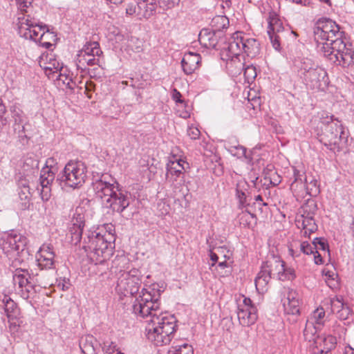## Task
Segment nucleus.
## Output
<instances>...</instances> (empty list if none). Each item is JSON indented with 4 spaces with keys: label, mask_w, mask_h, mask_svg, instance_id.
I'll use <instances>...</instances> for the list:
<instances>
[{
    "label": "nucleus",
    "mask_w": 354,
    "mask_h": 354,
    "mask_svg": "<svg viewBox=\"0 0 354 354\" xmlns=\"http://www.w3.org/2000/svg\"><path fill=\"white\" fill-rule=\"evenodd\" d=\"M115 240L114 234L92 232L84 238L83 248L95 264L102 263L112 255Z\"/></svg>",
    "instance_id": "nucleus-3"
},
{
    "label": "nucleus",
    "mask_w": 354,
    "mask_h": 354,
    "mask_svg": "<svg viewBox=\"0 0 354 354\" xmlns=\"http://www.w3.org/2000/svg\"><path fill=\"white\" fill-rule=\"evenodd\" d=\"M282 274L283 277L281 281L285 280H293L296 277L295 271L292 268H286L284 266V271H283Z\"/></svg>",
    "instance_id": "nucleus-48"
},
{
    "label": "nucleus",
    "mask_w": 354,
    "mask_h": 354,
    "mask_svg": "<svg viewBox=\"0 0 354 354\" xmlns=\"http://www.w3.org/2000/svg\"><path fill=\"white\" fill-rule=\"evenodd\" d=\"M243 40V37L240 35L239 32H235L233 35V40L229 43L227 50L232 55H238L243 50L242 43L240 40Z\"/></svg>",
    "instance_id": "nucleus-32"
},
{
    "label": "nucleus",
    "mask_w": 354,
    "mask_h": 354,
    "mask_svg": "<svg viewBox=\"0 0 354 354\" xmlns=\"http://www.w3.org/2000/svg\"><path fill=\"white\" fill-rule=\"evenodd\" d=\"M168 354H194L192 345L183 343L174 346L169 350Z\"/></svg>",
    "instance_id": "nucleus-37"
},
{
    "label": "nucleus",
    "mask_w": 354,
    "mask_h": 354,
    "mask_svg": "<svg viewBox=\"0 0 354 354\" xmlns=\"http://www.w3.org/2000/svg\"><path fill=\"white\" fill-rule=\"evenodd\" d=\"M211 25L214 28V32H219L223 29L227 28L229 19L225 16L218 15L212 19Z\"/></svg>",
    "instance_id": "nucleus-36"
},
{
    "label": "nucleus",
    "mask_w": 354,
    "mask_h": 354,
    "mask_svg": "<svg viewBox=\"0 0 354 354\" xmlns=\"http://www.w3.org/2000/svg\"><path fill=\"white\" fill-rule=\"evenodd\" d=\"M187 135L192 140H196L199 138L201 132L197 127L191 126L187 129Z\"/></svg>",
    "instance_id": "nucleus-53"
},
{
    "label": "nucleus",
    "mask_w": 354,
    "mask_h": 354,
    "mask_svg": "<svg viewBox=\"0 0 354 354\" xmlns=\"http://www.w3.org/2000/svg\"><path fill=\"white\" fill-rule=\"evenodd\" d=\"M19 33L25 39L39 42L41 46L48 48L52 46L49 41H45V37H50L53 39L55 35L50 32L46 25H41L37 19L31 18L30 15L19 17Z\"/></svg>",
    "instance_id": "nucleus-6"
},
{
    "label": "nucleus",
    "mask_w": 354,
    "mask_h": 354,
    "mask_svg": "<svg viewBox=\"0 0 354 354\" xmlns=\"http://www.w3.org/2000/svg\"><path fill=\"white\" fill-rule=\"evenodd\" d=\"M138 3L136 1H132L127 4L126 8V13L129 15H132L135 13H138Z\"/></svg>",
    "instance_id": "nucleus-52"
},
{
    "label": "nucleus",
    "mask_w": 354,
    "mask_h": 354,
    "mask_svg": "<svg viewBox=\"0 0 354 354\" xmlns=\"http://www.w3.org/2000/svg\"><path fill=\"white\" fill-rule=\"evenodd\" d=\"M93 189L97 198L102 199L107 197V199H121L114 190V185L102 179L93 183Z\"/></svg>",
    "instance_id": "nucleus-19"
},
{
    "label": "nucleus",
    "mask_w": 354,
    "mask_h": 354,
    "mask_svg": "<svg viewBox=\"0 0 354 354\" xmlns=\"http://www.w3.org/2000/svg\"><path fill=\"white\" fill-rule=\"evenodd\" d=\"M201 56L194 53H185L181 61V65L184 73L190 75L198 67Z\"/></svg>",
    "instance_id": "nucleus-22"
},
{
    "label": "nucleus",
    "mask_w": 354,
    "mask_h": 354,
    "mask_svg": "<svg viewBox=\"0 0 354 354\" xmlns=\"http://www.w3.org/2000/svg\"><path fill=\"white\" fill-rule=\"evenodd\" d=\"M33 178H30L26 175H23L19 176L18 179V186L19 188L29 187V183L30 180H32Z\"/></svg>",
    "instance_id": "nucleus-56"
},
{
    "label": "nucleus",
    "mask_w": 354,
    "mask_h": 354,
    "mask_svg": "<svg viewBox=\"0 0 354 354\" xmlns=\"http://www.w3.org/2000/svg\"><path fill=\"white\" fill-rule=\"evenodd\" d=\"M129 205V201H113L110 205L111 208L117 212H123Z\"/></svg>",
    "instance_id": "nucleus-41"
},
{
    "label": "nucleus",
    "mask_w": 354,
    "mask_h": 354,
    "mask_svg": "<svg viewBox=\"0 0 354 354\" xmlns=\"http://www.w3.org/2000/svg\"><path fill=\"white\" fill-rule=\"evenodd\" d=\"M180 0H158V3L162 7L170 8L179 3Z\"/></svg>",
    "instance_id": "nucleus-59"
},
{
    "label": "nucleus",
    "mask_w": 354,
    "mask_h": 354,
    "mask_svg": "<svg viewBox=\"0 0 354 354\" xmlns=\"http://www.w3.org/2000/svg\"><path fill=\"white\" fill-rule=\"evenodd\" d=\"M314 250L315 246L313 247L307 241H303L300 243V250L306 254H313L314 252Z\"/></svg>",
    "instance_id": "nucleus-50"
},
{
    "label": "nucleus",
    "mask_w": 354,
    "mask_h": 354,
    "mask_svg": "<svg viewBox=\"0 0 354 354\" xmlns=\"http://www.w3.org/2000/svg\"><path fill=\"white\" fill-rule=\"evenodd\" d=\"M40 66L44 70L45 74L49 79L54 80L63 68V64L60 63L53 55H48L45 59L40 61Z\"/></svg>",
    "instance_id": "nucleus-18"
},
{
    "label": "nucleus",
    "mask_w": 354,
    "mask_h": 354,
    "mask_svg": "<svg viewBox=\"0 0 354 354\" xmlns=\"http://www.w3.org/2000/svg\"><path fill=\"white\" fill-rule=\"evenodd\" d=\"M181 93L176 89L174 88L171 91V98L173 100H174L176 103H183V100H181Z\"/></svg>",
    "instance_id": "nucleus-62"
},
{
    "label": "nucleus",
    "mask_w": 354,
    "mask_h": 354,
    "mask_svg": "<svg viewBox=\"0 0 354 354\" xmlns=\"http://www.w3.org/2000/svg\"><path fill=\"white\" fill-rule=\"evenodd\" d=\"M138 15L149 18L156 12V3L154 2V0H143L138 2Z\"/></svg>",
    "instance_id": "nucleus-27"
},
{
    "label": "nucleus",
    "mask_w": 354,
    "mask_h": 354,
    "mask_svg": "<svg viewBox=\"0 0 354 354\" xmlns=\"http://www.w3.org/2000/svg\"><path fill=\"white\" fill-rule=\"evenodd\" d=\"M324 345L326 346V350H331L335 348L337 343L336 338L332 335H329L324 339Z\"/></svg>",
    "instance_id": "nucleus-51"
},
{
    "label": "nucleus",
    "mask_w": 354,
    "mask_h": 354,
    "mask_svg": "<svg viewBox=\"0 0 354 354\" xmlns=\"http://www.w3.org/2000/svg\"><path fill=\"white\" fill-rule=\"evenodd\" d=\"M28 122L24 123H19V122H14L13 124V129L16 133H17L18 137L19 138L24 139L25 138H27L26 135L25 134V126L27 124Z\"/></svg>",
    "instance_id": "nucleus-45"
},
{
    "label": "nucleus",
    "mask_w": 354,
    "mask_h": 354,
    "mask_svg": "<svg viewBox=\"0 0 354 354\" xmlns=\"http://www.w3.org/2000/svg\"><path fill=\"white\" fill-rule=\"evenodd\" d=\"M278 27L280 28V24L277 20H272L269 22L268 34L272 44V46L276 50H278L280 46V44L278 40V36L275 35V31L279 32Z\"/></svg>",
    "instance_id": "nucleus-33"
},
{
    "label": "nucleus",
    "mask_w": 354,
    "mask_h": 354,
    "mask_svg": "<svg viewBox=\"0 0 354 354\" xmlns=\"http://www.w3.org/2000/svg\"><path fill=\"white\" fill-rule=\"evenodd\" d=\"M71 223L69 232L71 235V241L73 244L77 245L81 241L85 225L84 208L83 207H76Z\"/></svg>",
    "instance_id": "nucleus-14"
},
{
    "label": "nucleus",
    "mask_w": 354,
    "mask_h": 354,
    "mask_svg": "<svg viewBox=\"0 0 354 354\" xmlns=\"http://www.w3.org/2000/svg\"><path fill=\"white\" fill-rule=\"evenodd\" d=\"M39 169V160L33 154L27 156L22 165L23 175L34 178Z\"/></svg>",
    "instance_id": "nucleus-24"
},
{
    "label": "nucleus",
    "mask_w": 354,
    "mask_h": 354,
    "mask_svg": "<svg viewBox=\"0 0 354 354\" xmlns=\"http://www.w3.org/2000/svg\"><path fill=\"white\" fill-rule=\"evenodd\" d=\"M294 181L291 183L290 189L296 191L299 187V190L295 197L304 198L306 195L315 198L319 194V188L316 180H312L310 183H307V178L303 169H299L293 167Z\"/></svg>",
    "instance_id": "nucleus-11"
},
{
    "label": "nucleus",
    "mask_w": 354,
    "mask_h": 354,
    "mask_svg": "<svg viewBox=\"0 0 354 354\" xmlns=\"http://www.w3.org/2000/svg\"><path fill=\"white\" fill-rule=\"evenodd\" d=\"M18 194L19 199H29L30 197V187H24L19 188Z\"/></svg>",
    "instance_id": "nucleus-57"
},
{
    "label": "nucleus",
    "mask_w": 354,
    "mask_h": 354,
    "mask_svg": "<svg viewBox=\"0 0 354 354\" xmlns=\"http://www.w3.org/2000/svg\"><path fill=\"white\" fill-rule=\"evenodd\" d=\"M96 56L77 55L76 58L77 66L79 68L86 70L88 66L99 65L100 60Z\"/></svg>",
    "instance_id": "nucleus-29"
},
{
    "label": "nucleus",
    "mask_w": 354,
    "mask_h": 354,
    "mask_svg": "<svg viewBox=\"0 0 354 354\" xmlns=\"http://www.w3.org/2000/svg\"><path fill=\"white\" fill-rule=\"evenodd\" d=\"M351 310L347 304H345L340 311L337 313V317L342 320H346L348 319L351 315Z\"/></svg>",
    "instance_id": "nucleus-49"
},
{
    "label": "nucleus",
    "mask_w": 354,
    "mask_h": 354,
    "mask_svg": "<svg viewBox=\"0 0 354 354\" xmlns=\"http://www.w3.org/2000/svg\"><path fill=\"white\" fill-rule=\"evenodd\" d=\"M340 28L334 21L328 18H322L317 20L314 28L315 39L317 43L319 39H328V37H339L343 35Z\"/></svg>",
    "instance_id": "nucleus-13"
},
{
    "label": "nucleus",
    "mask_w": 354,
    "mask_h": 354,
    "mask_svg": "<svg viewBox=\"0 0 354 354\" xmlns=\"http://www.w3.org/2000/svg\"><path fill=\"white\" fill-rule=\"evenodd\" d=\"M262 266L266 270L267 273L271 275V278H277L279 280L283 279L282 272L284 271V261L279 258L273 257L263 263Z\"/></svg>",
    "instance_id": "nucleus-20"
},
{
    "label": "nucleus",
    "mask_w": 354,
    "mask_h": 354,
    "mask_svg": "<svg viewBox=\"0 0 354 354\" xmlns=\"http://www.w3.org/2000/svg\"><path fill=\"white\" fill-rule=\"evenodd\" d=\"M38 274H30L27 270L16 269L13 276L12 281L15 286H18L21 289V296L24 299L32 297L36 293L35 288L37 286L46 287L40 280Z\"/></svg>",
    "instance_id": "nucleus-8"
},
{
    "label": "nucleus",
    "mask_w": 354,
    "mask_h": 354,
    "mask_svg": "<svg viewBox=\"0 0 354 354\" xmlns=\"http://www.w3.org/2000/svg\"><path fill=\"white\" fill-rule=\"evenodd\" d=\"M320 129L317 133L319 140L328 149L339 151L347 141V133L340 122L326 112H322L320 115Z\"/></svg>",
    "instance_id": "nucleus-2"
},
{
    "label": "nucleus",
    "mask_w": 354,
    "mask_h": 354,
    "mask_svg": "<svg viewBox=\"0 0 354 354\" xmlns=\"http://www.w3.org/2000/svg\"><path fill=\"white\" fill-rule=\"evenodd\" d=\"M96 342L95 339L92 335H87L82 338L80 343V349L83 354L88 353H96L94 346V343Z\"/></svg>",
    "instance_id": "nucleus-34"
},
{
    "label": "nucleus",
    "mask_w": 354,
    "mask_h": 354,
    "mask_svg": "<svg viewBox=\"0 0 354 354\" xmlns=\"http://www.w3.org/2000/svg\"><path fill=\"white\" fill-rule=\"evenodd\" d=\"M6 106L3 104L2 100L0 98V122L1 124H3V115L6 113Z\"/></svg>",
    "instance_id": "nucleus-63"
},
{
    "label": "nucleus",
    "mask_w": 354,
    "mask_h": 354,
    "mask_svg": "<svg viewBox=\"0 0 354 354\" xmlns=\"http://www.w3.org/2000/svg\"><path fill=\"white\" fill-rule=\"evenodd\" d=\"M12 118L14 119V122H28L27 118L23 112L20 109L14 107V109L12 110Z\"/></svg>",
    "instance_id": "nucleus-42"
},
{
    "label": "nucleus",
    "mask_w": 354,
    "mask_h": 354,
    "mask_svg": "<svg viewBox=\"0 0 354 354\" xmlns=\"http://www.w3.org/2000/svg\"><path fill=\"white\" fill-rule=\"evenodd\" d=\"M0 306H3L5 313L8 319H16L19 315V309L17 304L8 296L4 295L3 298L0 301Z\"/></svg>",
    "instance_id": "nucleus-26"
},
{
    "label": "nucleus",
    "mask_w": 354,
    "mask_h": 354,
    "mask_svg": "<svg viewBox=\"0 0 354 354\" xmlns=\"http://www.w3.org/2000/svg\"><path fill=\"white\" fill-rule=\"evenodd\" d=\"M286 295V299L283 301L284 310L288 315L293 317L292 321L295 322V317H297L300 313L299 294L293 290L288 289Z\"/></svg>",
    "instance_id": "nucleus-17"
},
{
    "label": "nucleus",
    "mask_w": 354,
    "mask_h": 354,
    "mask_svg": "<svg viewBox=\"0 0 354 354\" xmlns=\"http://www.w3.org/2000/svg\"><path fill=\"white\" fill-rule=\"evenodd\" d=\"M181 162L185 163V162L183 161L182 160H179L178 161L170 162L167 165V178H172L174 176L178 177L180 174H182L183 173V171H185V168H184L183 165L181 164Z\"/></svg>",
    "instance_id": "nucleus-30"
},
{
    "label": "nucleus",
    "mask_w": 354,
    "mask_h": 354,
    "mask_svg": "<svg viewBox=\"0 0 354 354\" xmlns=\"http://www.w3.org/2000/svg\"><path fill=\"white\" fill-rule=\"evenodd\" d=\"M345 304H346L342 301L341 298L335 297L331 299L330 306L332 313L337 315L338 312L340 311V309L342 308Z\"/></svg>",
    "instance_id": "nucleus-43"
},
{
    "label": "nucleus",
    "mask_w": 354,
    "mask_h": 354,
    "mask_svg": "<svg viewBox=\"0 0 354 354\" xmlns=\"http://www.w3.org/2000/svg\"><path fill=\"white\" fill-rule=\"evenodd\" d=\"M102 54L100 45L96 41L86 43L77 55L100 57Z\"/></svg>",
    "instance_id": "nucleus-31"
},
{
    "label": "nucleus",
    "mask_w": 354,
    "mask_h": 354,
    "mask_svg": "<svg viewBox=\"0 0 354 354\" xmlns=\"http://www.w3.org/2000/svg\"><path fill=\"white\" fill-rule=\"evenodd\" d=\"M54 80L61 81L63 84H65L68 88L73 89L75 83L73 82L72 79L69 77L68 75L59 73Z\"/></svg>",
    "instance_id": "nucleus-44"
},
{
    "label": "nucleus",
    "mask_w": 354,
    "mask_h": 354,
    "mask_svg": "<svg viewBox=\"0 0 354 354\" xmlns=\"http://www.w3.org/2000/svg\"><path fill=\"white\" fill-rule=\"evenodd\" d=\"M316 209L315 201H306L305 205L303 207L304 214L298 215L296 218V225L298 228L302 230L301 233L306 237L309 236L311 233L317 230V225L313 216Z\"/></svg>",
    "instance_id": "nucleus-12"
},
{
    "label": "nucleus",
    "mask_w": 354,
    "mask_h": 354,
    "mask_svg": "<svg viewBox=\"0 0 354 354\" xmlns=\"http://www.w3.org/2000/svg\"><path fill=\"white\" fill-rule=\"evenodd\" d=\"M265 180H268L274 186L281 183V176L274 170H270L265 174Z\"/></svg>",
    "instance_id": "nucleus-39"
},
{
    "label": "nucleus",
    "mask_w": 354,
    "mask_h": 354,
    "mask_svg": "<svg viewBox=\"0 0 354 354\" xmlns=\"http://www.w3.org/2000/svg\"><path fill=\"white\" fill-rule=\"evenodd\" d=\"M313 243L315 249L325 250L328 248L327 244L321 238H315Z\"/></svg>",
    "instance_id": "nucleus-58"
},
{
    "label": "nucleus",
    "mask_w": 354,
    "mask_h": 354,
    "mask_svg": "<svg viewBox=\"0 0 354 354\" xmlns=\"http://www.w3.org/2000/svg\"><path fill=\"white\" fill-rule=\"evenodd\" d=\"M209 257L211 261H212V263L210 265V269H212L213 267L215 266L216 263L220 261V259H221V257L217 251L213 252L212 250H210L209 252Z\"/></svg>",
    "instance_id": "nucleus-60"
},
{
    "label": "nucleus",
    "mask_w": 354,
    "mask_h": 354,
    "mask_svg": "<svg viewBox=\"0 0 354 354\" xmlns=\"http://www.w3.org/2000/svg\"><path fill=\"white\" fill-rule=\"evenodd\" d=\"M243 297V304H239L237 308H243V309H249V310H250V308H257L252 304V300L250 298L245 297L244 296Z\"/></svg>",
    "instance_id": "nucleus-54"
},
{
    "label": "nucleus",
    "mask_w": 354,
    "mask_h": 354,
    "mask_svg": "<svg viewBox=\"0 0 354 354\" xmlns=\"http://www.w3.org/2000/svg\"><path fill=\"white\" fill-rule=\"evenodd\" d=\"M244 76L245 79L249 82L254 79L257 76L256 68L252 65L247 66L244 68Z\"/></svg>",
    "instance_id": "nucleus-46"
},
{
    "label": "nucleus",
    "mask_w": 354,
    "mask_h": 354,
    "mask_svg": "<svg viewBox=\"0 0 354 354\" xmlns=\"http://www.w3.org/2000/svg\"><path fill=\"white\" fill-rule=\"evenodd\" d=\"M55 256L52 246L44 244L36 254L37 266L41 270L55 268Z\"/></svg>",
    "instance_id": "nucleus-15"
},
{
    "label": "nucleus",
    "mask_w": 354,
    "mask_h": 354,
    "mask_svg": "<svg viewBox=\"0 0 354 354\" xmlns=\"http://www.w3.org/2000/svg\"><path fill=\"white\" fill-rule=\"evenodd\" d=\"M342 35L335 37V39L332 42H318L317 49L331 62L348 67L354 64V51L351 44L344 41Z\"/></svg>",
    "instance_id": "nucleus-4"
},
{
    "label": "nucleus",
    "mask_w": 354,
    "mask_h": 354,
    "mask_svg": "<svg viewBox=\"0 0 354 354\" xmlns=\"http://www.w3.org/2000/svg\"><path fill=\"white\" fill-rule=\"evenodd\" d=\"M27 244V238L14 230L0 234V249L10 259L24 252Z\"/></svg>",
    "instance_id": "nucleus-9"
},
{
    "label": "nucleus",
    "mask_w": 354,
    "mask_h": 354,
    "mask_svg": "<svg viewBox=\"0 0 354 354\" xmlns=\"http://www.w3.org/2000/svg\"><path fill=\"white\" fill-rule=\"evenodd\" d=\"M299 73L304 84L310 89L324 91L329 83L326 71L310 59L302 60Z\"/></svg>",
    "instance_id": "nucleus-5"
},
{
    "label": "nucleus",
    "mask_w": 354,
    "mask_h": 354,
    "mask_svg": "<svg viewBox=\"0 0 354 354\" xmlns=\"http://www.w3.org/2000/svg\"><path fill=\"white\" fill-rule=\"evenodd\" d=\"M86 176V167L83 162L70 161L65 165L57 180L68 187L76 188L82 185Z\"/></svg>",
    "instance_id": "nucleus-10"
},
{
    "label": "nucleus",
    "mask_w": 354,
    "mask_h": 354,
    "mask_svg": "<svg viewBox=\"0 0 354 354\" xmlns=\"http://www.w3.org/2000/svg\"><path fill=\"white\" fill-rule=\"evenodd\" d=\"M230 267V264L227 261H219L218 262V265L216 267V269L220 268L221 270H225V268H229Z\"/></svg>",
    "instance_id": "nucleus-64"
},
{
    "label": "nucleus",
    "mask_w": 354,
    "mask_h": 354,
    "mask_svg": "<svg viewBox=\"0 0 354 354\" xmlns=\"http://www.w3.org/2000/svg\"><path fill=\"white\" fill-rule=\"evenodd\" d=\"M325 317L326 313L322 307L315 309L307 321L306 328L304 329V335L306 336L310 330H315L314 325L319 327L323 326L326 320Z\"/></svg>",
    "instance_id": "nucleus-21"
},
{
    "label": "nucleus",
    "mask_w": 354,
    "mask_h": 354,
    "mask_svg": "<svg viewBox=\"0 0 354 354\" xmlns=\"http://www.w3.org/2000/svg\"><path fill=\"white\" fill-rule=\"evenodd\" d=\"M142 283V274L137 268L120 271L115 290L120 298L134 296L138 293Z\"/></svg>",
    "instance_id": "nucleus-7"
},
{
    "label": "nucleus",
    "mask_w": 354,
    "mask_h": 354,
    "mask_svg": "<svg viewBox=\"0 0 354 354\" xmlns=\"http://www.w3.org/2000/svg\"><path fill=\"white\" fill-rule=\"evenodd\" d=\"M248 201H240L241 205L243 207H247V212L252 216L257 211L261 213L263 212L262 207L267 205V203H263V201H255L250 207V203H248Z\"/></svg>",
    "instance_id": "nucleus-35"
},
{
    "label": "nucleus",
    "mask_w": 354,
    "mask_h": 354,
    "mask_svg": "<svg viewBox=\"0 0 354 354\" xmlns=\"http://www.w3.org/2000/svg\"><path fill=\"white\" fill-rule=\"evenodd\" d=\"M242 43V49L248 57H254L260 53L259 42L253 38H245L240 40Z\"/></svg>",
    "instance_id": "nucleus-25"
},
{
    "label": "nucleus",
    "mask_w": 354,
    "mask_h": 354,
    "mask_svg": "<svg viewBox=\"0 0 354 354\" xmlns=\"http://www.w3.org/2000/svg\"><path fill=\"white\" fill-rule=\"evenodd\" d=\"M217 252L221 257L220 261H227V260L230 259L232 254L229 250H227L226 248H217Z\"/></svg>",
    "instance_id": "nucleus-55"
},
{
    "label": "nucleus",
    "mask_w": 354,
    "mask_h": 354,
    "mask_svg": "<svg viewBox=\"0 0 354 354\" xmlns=\"http://www.w3.org/2000/svg\"><path fill=\"white\" fill-rule=\"evenodd\" d=\"M271 279V275L267 273L266 270L261 266V270L255 278V286L257 291L263 293L267 291L268 284Z\"/></svg>",
    "instance_id": "nucleus-28"
},
{
    "label": "nucleus",
    "mask_w": 354,
    "mask_h": 354,
    "mask_svg": "<svg viewBox=\"0 0 354 354\" xmlns=\"http://www.w3.org/2000/svg\"><path fill=\"white\" fill-rule=\"evenodd\" d=\"M17 3L19 6V8L22 12H28L26 8H28V6L31 4V0H16Z\"/></svg>",
    "instance_id": "nucleus-61"
},
{
    "label": "nucleus",
    "mask_w": 354,
    "mask_h": 354,
    "mask_svg": "<svg viewBox=\"0 0 354 354\" xmlns=\"http://www.w3.org/2000/svg\"><path fill=\"white\" fill-rule=\"evenodd\" d=\"M248 185L245 181L237 183L236 187V195L239 199H246L249 196Z\"/></svg>",
    "instance_id": "nucleus-38"
},
{
    "label": "nucleus",
    "mask_w": 354,
    "mask_h": 354,
    "mask_svg": "<svg viewBox=\"0 0 354 354\" xmlns=\"http://www.w3.org/2000/svg\"><path fill=\"white\" fill-rule=\"evenodd\" d=\"M257 308H237L236 313L239 324L243 326H250L257 320Z\"/></svg>",
    "instance_id": "nucleus-23"
},
{
    "label": "nucleus",
    "mask_w": 354,
    "mask_h": 354,
    "mask_svg": "<svg viewBox=\"0 0 354 354\" xmlns=\"http://www.w3.org/2000/svg\"><path fill=\"white\" fill-rule=\"evenodd\" d=\"M314 327H315V330H309L308 332V335L306 336L304 334V336L305 337V339L306 340H308V342H314L315 344H318L319 343V340H322L321 339L319 338L318 336L316 335V333H317V330L318 328H319V326H316V325H314Z\"/></svg>",
    "instance_id": "nucleus-47"
},
{
    "label": "nucleus",
    "mask_w": 354,
    "mask_h": 354,
    "mask_svg": "<svg viewBox=\"0 0 354 354\" xmlns=\"http://www.w3.org/2000/svg\"><path fill=\"white\" fill-rule=\"evenodd\" d=\"M56 168L43 167L40 172V185L41 186V199H49L50 196V185L55 179Z\"/></svg>",
    "instance_id": "nucleus-16"
},
{
    "label": "nucleus",
    "mask_w": 354,
    "mask_h": 354,
    "mask_svg": "<svg viewBox=\"0 0 354 354\" xmlns=\"http://www.w3.org/2000/svg\"><path fill=\"white\" fill-rule=\"evenodd\" d=\"M162 291L158 283L143 288L132 306L135 315L147 319V338L157 346L171 342L176 326L174 316L160 311L159 299Z\"/></svg>",
    "instance_id": "nucleus-1"
},
{
    "label": "nucleus",
    "mask_w": 354,
    "mask_h": 354,
    "mask_svg": "<svg viewBox=\"0 0 354 354\" xmlns=\"http://www.w3.org/2000/svg\"><path fill=\"white\" fill-rule=\"evenodd\" d=\"M117 347L118 346L115 342L106 341L103 343L102 348L106 354H113L115 351H118L117 354H124L118 351Z\"/></svg>",
    "instance_id": "nucleus-40"
}]
</instances>
